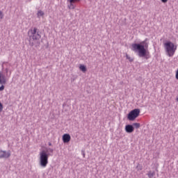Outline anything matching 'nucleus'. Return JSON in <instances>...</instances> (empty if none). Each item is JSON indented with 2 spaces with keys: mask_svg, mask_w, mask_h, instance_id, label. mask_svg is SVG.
<instances>
[{
  "mask_svg": "<svg viewBox=\"0 0 178 178\" xmlns=\"http://www.w3.org/2000/svg\"><path fill=\"white\" fill-rule=\"evenodd\" d=\"M147 49L148 43H147V40L140 43H134L131 47V51L138 54L139 58H145V59H149V52L147 51Z\"/></svg>",
  "mask_w": 178,
  "mask_h": 178,
  "instance_id": "obj_1",
  "label": "nucleus"
},
{
  "mask_svg": "<svg viewBox=\"0 0 178 178\" xmlns=\"http://www.w3.org/2000/svg\"><path fill=\"white\" fill-rule=\"evenodd\" d=\"M28 34L31 47H35L36 48L40 47L41 44L40 41L41 40V32H40V29L33 27L29 31Z\"/></svg>",
  "mask_w": 178,
  "mask_h": 178,
  "instance_id": "obj_2",
  "label": "nucleus"
},
{
  "mask_svg": "<svg viewBox=\"0 0 178 178\" xmlns=\"http://www.w3.org/2000/svg\"><path fill=\"white\" fill-rule=\"evenodd\" d=\"M40 165L42 168H47V165H48V158L49 156V154H47L45 150H42V152H40Z\"/></svg>",
  "mask_w": 178,
  "mask_h": 178,
  "instance_id": "obj_3",
  "label": "nucleus"
},
{
  "mask_svg": "<svg viewBox=\"0 0 178 178\" xmlns=\"http://www.w3.org/2000/svg\"><path fill=\"white\" fill-rule=\"evenodd\" d=\"M164 47L168 56H172L177 49V46H175V44L172 42H167L164 44Z\"/></svg>",
  "mask_w": 178,
  "mask_h": 178,
  "instance_id": "obj_4",
  "label": "nucleus"
},
{
  "mask_svg": "<svg viewBox=\"0 0 178 178\" xmlns=\"http://www.w3.org/2000/svg\"><path fill=\"white\" fill-rule=\"evenodd\" d=\"M140 116V108H135L129 113L127 119L128 120H136Z\"/></svg>",
  "mask_w": 178,
  "mask_h": 178,
  "instance_id": "obj_5",
  "label": "nucleus"
},
{
  "mask_svg": "<svg viewBox=\"0 0 178 178\" xmlns=\"http://www.w3.org/2000/svg\"><path fill=\"white\" fill-rule=\"evenodd\" d=\"M5 84H6V76L0 72V91L5 90Z\"/></svg>",
  "mask_w": 178,
  "mask_h": 178,
  "instance_id": "obj_6",
  "label": "nucleus"
},
{
  "mask_svg": "<svg viewBox=\"0 0 178 178\" xmlns=\"http://www.w3.org/2000/svg\"><path fill=\"white\" fill-rule=\"evenodd\" d=\"M10 156V151L6 152L3 150H0V159L3 158L8 159Z\"/></svg>",
  "mask_w": 178,
  "mask_h": 178,
  "instance_id": "obj_7",
  "label": "nucleus"
},
{
  "mask_svg": "<svg viewBox=\"0 0 178 178\" xmlns=\"http://www.w3.org/2000/svg\"><path fill=\"white\" fill-rule=\"evenodd\" d=\"M125 131L127 133H133L134 131V127L131 124L126 125Z\"/></svg>",
  "mask_w": 178,
  "mask_h": 178,
  "instance_id": "obj_8",
  "label": "nucleus"
},
{
  "mask_svg": "<svg viewBox=\"0 0 178 178\" xmlns=\"http://www.w3.org/2000/svg\"><path fill=\"white\" fill-rule=\"evenodd\" d=\"M70 138H71V137L69 134H65L63 136V141L65 143H69V141H70Z\"/></svg>",
  "mask_w": 178,
  "mask_h": 178,
  "instance_id": "obj_9",
  "label": "nucleus"
},
{
  "mask_svg": "<svg viewBox=\"0 0 178 178\" xmlns=\"http://www.w3.org/2000/svg\"><path fill=\"white\" fill-rule=\"evenodd\" d=\"M79 69L80 70H81V72H83V73H86V72H87V67L85 65H81L79 66Z\"/></svg>",
  "mask_w": 178,
  "mask_h": 178,
  "instance_id": "obj_10",
  "label": "nucleus"
},
{
  "mask_svg": "<svg viewBox=\"0 0 178 178\" xmlns=\"http://www.w3.org/2000/svg\"><path fill=\"white\" fill-rule=\"evenodd\" d=\"M67 8L69 9H76V6H74V3H70V4L67 5Z\"/></svg>",
  "mask_w": 178,
  "mask_h": 178,
  "instance_id": "obj_11",
  "label": "nucleus"
},
{
  "mask_svg": "<svg viewBox=\"0 0 178 178\" xmlns=\"http://www.w3.org/2000/svg\"><path fill=\"white\" fill-rule=\"evenodd\" d=\"M44 15H45V13H44L42 10H40L38 11L37 17L40 18L41 16H44Z\"/></svg>",
  "mask_w": 178,
  "mask_h": 178,
  "instance_id": "obj_12",
  "label": "nucleus"
},
{
  "mask_svg": "<svg viewBox=\"0 0 178 178\" xmlns=\"http://www.w3.org/2000/svg\"><path fill=\"white\" fill-rule=\"evenodd\" d=\"M147 176L149 178H152L155 176V172H151L149 171V173L147 174Z\"/></svg>",
  "mask_w": 178,
  "mask_h": 178,
  "instance_id": "obj_13",
  "label": "nucleus"
},
{
  "mask_svg": "<svg viewBox=\"0 0 178 178\" xmlns=\"http://www.w3.org/2000/svg\"><path fill=\"white\" fill-rule=\"evenodd\" d=\"M132 126H134L136 129H140L141 125L140 124V123L135 122L133 124Z\"/></svg>",
  "mask_w": 178,
  "mask_h": 178,
  "instance_id": "obj_14",
  "label": "nucleus"
},
{
  "mask_svg": "<svg viewBox=\"0 0 178 178\" xmlns=\"http://www.w3.org/2000/svg\"><path fill=\"white\" fill-rule=\"evenodd\" d=\"M70 3H76V2H80V0H67Z\"/></svg>",
  "mask_w": 178,
  "mask_h": 178,
  "instance_id": "obj_15",
  "label": "nucleus"
},
{
  "mask_svg": "<svg viewBox=\"0 0 178 178\" xmlns=\"http://www.w3.org/2000/svg\"><path fill=\"white\" fill-rule=\"evenodd\" d=\"M127 59H129V62H133L134 60L131 58L127 54H126Z\"/></svg>",
  "mask_w": 178,
  "mask_h": 178,
  "instance_id": "obj_16",
  "label": "nucleus"
},
{
  "mask_svg": "<svg viewBox=\"0 0 178 178\" xmlns=\"http://www.w3.org/2000/svg\"><path fill=\"white\" fill-rule=\"evenodd\" d=\"M136 169H138V170H143V166L140 165V164H138L136 166Z\"/></svg>",
  "mask_w": 178,
  "mask_h": 178,
  "instance_id": "obj_17",
  "label": "nucleus"
},
{
  "mask_svg": "<svg viewBox=\"0 0 178 178\" xmlns=\"http://www.w3.org/2000/svg\"><path fill=\"white\" fill-rule=\"evenodd\" d=\"M47 152H51V154L54 153V149L48 148L47 149Z\"/></svg>",
  "mask_w": 178,
  "mask_h": 178,
  "instance_id": "obj_18",
  "label": "nucleus"
},
{
  "mask_svg": "<svg viewBox=\"0 0 178 178\" xmlns=\"http://www.w3.org/2000/svg\"><path fill=\"white\" fill-rule=\"evenodd\" d=\"M3 109V105H2V103L0 102V112H2Z\"/></svg>",
  "mask_w": 178,
  "mask_h": 178,
  "instance_id": "obj_19",
  "label": "nucleus"
},
{
  "mask_svg": "<svg viewBox=\"0 0 178 178\" xmlns=\"http://www.w3.org/2000/svg\"><path fill=\"white\" fill-rule=\"evenodd\" d=\"M3 19V13L2 11H0V19Z\"/></svg>",
  "mask_w": 178,
  "mask_h": 178,
  "instance_id": "obj_20",
  "label": "nucleus"
},
{
  "mask_svg": "<svg viewBox=\"0 0 178 178\" xmlns=\"http://www.w3.org/2000/svg\"><path fill=\"white\" fill-rule=\"evenodd\" d=\"M4 72L6 73V77H8V72H9V69H8V68H6V69L4 70Z\"/></svg>",
  "mask_w": 178,
  "mask_h": 178,
  "instance_id": "obj_21",
  "label": "nucleus"
},
{
  "mask_svg": "<svg viewBox=\"0 0 178 178\" xmlns=\"http://www.w3.org/2000/svg\"><path fill=\"white\" fill-rule=\"evenodd\" d=\"M81 154L83 155V158H86V152H84V150H81Z\"/></svg>",
  "mask_w": 178,
  "mask_h": 178,
  "instance_id": "obj_22",
  "label": "nucleus"
},
{
  "mask_svg": "<svg viewBox=\"0 0 178 178\" xmlns=\"http://www.w3.org/2000/svg\"><path fill=\"white\" fill-rule=\"evenodd\" d=\"M175 77H176L177 80H178V70L176 72Z\"/></svg>",
  "mask_w": 178,
  "mask_h": 178,
  "instance_id": "obj_23",
  "label": "nucleus"
},
{
  "mask_svg": "<svg viewBox=\"0 0 178 178\" xmlns=\"http://www.w3.org/2000/svg\"><path fill=\"white\" fill-rule=\"evenodd\" d=\"M161 2H163V3H166V2H168V0H161Z\"/></svg>",
  "mask_w": 178,
  "mask_h": 178,
  "instance_id": "obj_24",
  "label": "nucleus"
},
{
  "mask_svg": "<svg viewBox=\"0 0 178 178\" xmlns=\"http://www.w3.org/2000/svg\"><path fill=\"white\" fill-rule=\"evenodd\" d=\"M49 145H52V143H49Z\"/></svg>",
  "mask_w": 178,
  "mask_h": 178,
  "instance_id": "obj_25",
  "label": "nucleus"
}]
</instances>
